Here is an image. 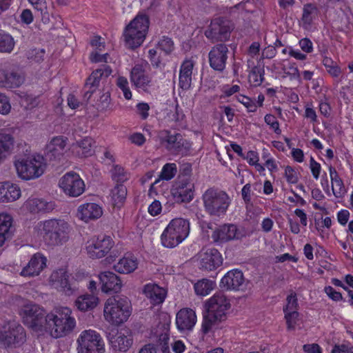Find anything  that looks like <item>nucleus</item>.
<instances>
[{
	"mask_svg": "<svg viewBox=\"0 0 353 353\" xmlns=\"http://www.w3.org/2000/svg\"><path fill=\"white\" fill-rule=\"evenodd\" d=\"M230 302L223 292L214 294L205 303L201 331L207 334L220 328V324L226 320Z\"/></svg>",
	"mask_w": 353,
	"mask_h": 353,
	"instance_id": "1",
	"label": "nucleus"
},
{
	"mask_svg": "<svg viewBox=\"0 0 353 353\" xmlns=\"http://www.w3.org/2000/svg\"><path fill=\"white\" fill-rule=\"evenodd\" d=\"M264 69L259 67H254L249 74L250 81L254 85H260L264 80Z\"/></svg>",
	"mask_w": 353,
	"mask_h": 353,
	"instance_id": "47",
	"label": "nucleus"
},
{
	"mask_svg": "<svg viewBox=\"0 0 353 353\" xmlns=\"http://www.w3.org/2000/svg\"><path fill=\"white\" fill-rule=\"evenodd\" d=\"M100 71L101 70H94L89 77H88L85 84V89L90 88L96 91L101 79Z\"/></svg>",
	"mask_w": 353,
	"mask_h": 353,
	"instance_id": "48",
	"label": "nucleus"
},
{
	"mask_svg": "<svg viewBox=\"0 0 353 353\" xmlns=\"http://www.w3.org/2000/svg\"><path fill=\"white\" fill-rule=\"evenodd\" d=\"M15 139L7 131L0 132V163L4 161L14 151Z\"/></svg>",
	"mask_w": 353,
	"mask_h": 353,
	"instance_id": "32",
	"label": "nucleus"
},
{
	"mask_svg": "<svg viewBox=\"0 0 353 353\" xmlns=\"http://www.w3.org/2000/svg\"><path fill=\"white\" fill-rule=\"evenodd\" d=\"M310 168L314 178L315 179H318L321 172V166L320 163L316 162L312 157H311L310 160Z\"/></svg>",
	"mask_w": 353,
	"mask_h": 353,
	"instance_id": "63",
	"label": "nucleus"
},
{
	"mask_svg": "<svg viewBox=\"0 0 353 353\" xmlns=\"http://www.w3.org/2000/svg\"><path fill=\"white\" fill-rule=\"evenodd\" d=\"M149 63L146 61H142L136 63L130 72V81L137 89L145 92H151L157 90L159 86L157 81L145 73Z\"/></svg>",
	"mask_w": 353,
	"mask_h": 353,
	"instance_id": "9",
	"label": "nucleus"
},
{
	"mask_svg": "<svg viewBox=\"0 0 353 353\" xmlns=\"http://www.w3.org/2000/svg\"><path fill=\"white\" fill-rule=\"evenodd\" d=\"M39 233L50 245H62L69 239L70 226L62 219H52L37 224Z\"/></svg>",
	"mask_w": 353,
	"mask_h": 353,
	"instance_id": "3",
	"label": "nucleus"
},
{
	"mask_svg": "<svg viewBox=\"0 0 353 353\" xmlns=\"http://www.w3.org/2000/svg\"><path fill=\"white\" fill-rule=\"evenodd\" d=\"M21 196L19 187L10 182L0 183V202H12Z\"/></svg>",
	"mask_w": 353,
	"mask_h": 353,
	"instance_id": "33",
	"label": "nucleus"
},
{
	"mask_svg": "<svg viewBox=\"0 0 353 353\" xmlns=\"http://www.w3.org/2000/svg\"><path fill=\"white\" fill-rule=\"evenodd\" d=\"M104 316L106 321L119 325L125 322L132 312L131 302L124 296L116 295L108 298L104 305Z\"/></svg>",
	"mask_w": 353,
	"mask_h": 353,
	"instance_id": "4",
	"label": "nucleus"
},
{
	"mask_svg": "<svg viewBox=\"0 0 353 353\" xmlns=\"http://www.w3.org/2000/svg\"><path fill=\"white\" fill-rule=\"evenodd\" d=\"M155 49H159L161 51L163 52L165 54L169 55L174 50V41L171 38L163 36L158 41L157 44L156 45Z\"/></svg>",
	"mask_w": 353,
	"mask_h": 353,
	"instance_id": "45",
	"label": "nucleus"
},
{
	"mask_svg": "<svg viewBox=\"0 0 353 353\" xmlns=\"http://www.w3.org/2000/svg\"><path fill=\"white\" fill-rule=\"evenodd\" d=\"M192 165L189 163H183L180 165L179 174L177 181H193L192 179Z\"/></svg>",
	"mask_w": 353,
	"mask_h": 353,
	"instance_id": "49",
	"label": "nucleus"
},
{
	"mask_svg": "<svg viewBox=\"0 0 353 353\" xmlns=\"http://www.w3.org/2000/svg\"><path fill=\"white\" fill-rule=\"evenodd\" d=\"M46 329L50 330L51 336L55 339L70 334L76 325L72 310L68 307H57L47 314Z\"/></svg>",
	"mask_w": 353,
	"mask_h": 353,
	"instance_id": "2",
	"label": "nucleus"
},
{
	"mask_svg": "<svg viewBox=\"0 0 353 353\" xmlns=\"http://www.w3.org/2000/svg\"><path fill=\"white\" fill-rule=\"evenodd\" d=\"M176 172L177 167L175 163H166L161 170L160 178L163 180L169 181L176 175Z\"/></svg>",
	"mask_w": 353,
	"mask_h": 353,
	"instance_id": "46",
	"label": "nucleus"
},
{
	"mask_svg": "<svg viewBox=\"0 0 353 353\" xmlns=\"http://www.w3.org/2000/svg\"><path fill=\"white\" fill-rule=\"evenodd\" d=\"M99 299L94 294H83L79 296L75 301V306L82 312L94 309L98 304Z\"/></svg>",
	"mask_w": 353,
	"mask_h": 353,
	"instance_id": "38",
	"label": "nucleus"
},
{
	"mask_svg": "<svg viewBox=\"0 0 353 353\" xmlns=\"http://www.w3.org/2000/svg\"><path fill=\"white\" fill-rule=\"evenodd\" d=\"M25 206L28 210L32 213L49 212L55 208V203L53 201H47L43 199H30L26 203Z\"/></svg>",
	"mask_w": 353,
	"mask_h": 353,
	"instance_id": "34",
	"label": "nucleus"
},
{
	"mask_svg": "<svg viewBox=\"0 0 353 353\" xmlns=\"http://www.w3.org/2000/svg\"><path fill=\"white\" fill-rule=\"evenodd\" d=\"M287 304L283 307V312L297 311L299 308L298 299L294 292L291 293L287 296Z\"/></svg>",
	"mask_w": 353,
	"mask_h": 353,
	"instance_id": "54",
	"label": "nucleus"
},
{
	"mask_svg": "<svg viewBox=\"0 0 353 353\" xmlns=\"http://www.w3.org/2000/svg\"><path fill=\"white\" fill-rule=\"evenodd\" d=\"M28 1L32 5L38 14L42 16L43 20L44 19H48L45 16L48 13L46 0H28Z\"/></svg>",
	"mask_w": 353,
	"mask_h": 353,
	"instance_id": "53",
	"label": "nucleus"
},
{
	"mask_svg": "<svg viewBox=\"0 0 353 353\" xmlns=\"http://www.w3.org/2000/svg\"><path fill=\"white\" fill-rule=\"evenodd\" d=\"M288 330H294L299 313L297 311L284 312Z\"/></svg>",
	"mask_w": 353,
	"mask_h": 353,
	"instance_id": "50",
	"label": "nucleus"
},
{
	"mask_svg": "<svg viewBox=\"0 0 353 353\" xmlns=\"http://www.w3.org/2000/svg\"><path fill=\"white\" fill-rule=\"evenodd\" d=\"M138 264V260L134 256L128 255L114 265V270L121 274H130L137 268Z\"/></svg>",
	"mask_w": 353,
	"mask_h": 353,
	"instance_id": "35",
	"label": "nucleus"
},
{
	"mask_svg": "<svg viewBox=\"0 0 353 353\" xmlns=\"http://www.w3.org/2000/svg\"><path fill=\"white\" fill-rule=\"evenodd\" d=\"M126 333L117 331L114 334L110 333L108 338L112 348L114 351L126 352L133 344V337L130 332Z\"/></svg>",
	"mask_w": 353,
	"mask_h": 353,
	"instance_id": "24",
	"label": "nucleus"
},
{
	"mask_svg": "<svg viewBox=\"0 0 353 353\" xmlns=\"http://www.w3.org/2000/svg\"><path fill=\"white\" fill-rule=\"evenodd\" d=\"M229 50L224 43L214 45L208 54L210 66L214 70L223 72L226 65Z\"/></svg>",
	"mask_w": 353,
	"mask_h": 353,
	"instance_id": "21",
	"label": "nucleus"
},
{
	"mask_svg": "<svg viewBox=\"0 0 353 353\" xmlns=\"http://www.w3.org/2000/svg\"><path fill=\"white\" fill-rule=\"evenodd\" d=\"M102 214V208L94 203H84L79 206L77 210V216L85 222L97 219Z\"/></svg>",
	"mask_w": 353,
	"mask_h": 353,
	"instance_id": "29",
	"label": "nucleus"
},
{
	"mask_svg": "<svg viewBox=\"0 0 353 353\" xmlns=\"http://www.w3.org/2000/svg\"><path fill=\"white\" fill-rule=\"evenodd\" d=\"M194 183L193 181H176L171 190L175 202L189 203L194 198Z\"/></svg>",
	"mask_w": 353,
	"mask_h": 353,
	"instance_id": "20",
	"label": "nucleus"
},
{
	"mask_svg": "<svg viewBox=\"0 0 353 353\" xmlns=\"http://www.w3.org/2000/svg\"><path fill=\"white\" fill-rule=\"evenodd\" d=\"M12 218L8 214H0V247L12 236Z\"/></svg>",
	"mask_w": 353,
	"mask_h": 353,
	"instance_id": "37",
	"label": "nucleus"
},
{
	"mask_svg": "<svg viewBox=\"0 0 353 353\" xmlns=\"http://www.w3.org/2000/svg\"><path fill=\"white\" fill-rule=\"evenodd\" d=\"M251 192L252 190L250 183L245 184L241 190L242 199H243L245 203L247 205V208L248 207V205H252Z\"/></svg>",
	"mask_w": 353,
	"mask_h": 353,
	"instance_id": "61",
	"label": "nucleus"
},
{
	"mask_svg": "<svg viewBox=\"0 0 353 353\" xmlns=\"http://www.w3.org/2000/svg\"><path fill=\"white\" fill-rule=\"evenodd\" d=\"M265 122L267 125H270L274 132L277 134L281 133V130L279 128V123L276 118L271 114H268L264 117Z\"/></svg>",
	"mask_w": 353,
	"mask_h": 353,
	"instance_id": "57",
	"label": "nucleus"
},
{
	"mask_svg": "<svg viewBox=\"0 0 353 353\" xmlns=\"http://www.w3.org/2000/svg\"><path fill=\"white\" fill-rule=\"evenodd\" d=\"M190 222L183 218L172 219L163 230L161 241L163 246L174 248L182 243L189 235Z\"/></svg>",
	"mask_w": 353,
	"mask_h": 353,
	"instance_id": "6",
	"label": "nucleus"
},
{
	"mask_svg": "<svg viewBox=\"0 0 353 353\" xmlns=\"http://www.w3.org/2000/svg\"><path fill=\"white\" fill-rule=\"evenodd\" d=\"M233 29V24L230 20L217 17L211 21L205 31V36L212 43L225 42L230 39Z\"/></svg>",
	"mask_w": 353,
	"mask_h": 353,
	"instance_id": "11",
	"label": "nucleus"
},
{
	"mask_svg": "<svg viewBox=\"0 0 353 353\" xmlns=\"http://www.w3.org/2000/svg\"><path fill=\"white\" fill-rule=\"evenodd\" d=\"M51 279L56 282L57 288L68 296L78 290L77 281L63 269L54 272L51 275Z\"/></svg>",
	"mask_w": 353,
	"mask_h": 353,
	"instance_id": "22",
	"label": "nucleus"
},
{
	"mask_svg": "<svg viewBox=\"0 0 353 353\" xmlns=\"http://www.w3.org/2000/svg\"><path fill=\"white\" fill-rule=\"evenodd\" d=\"M26 332L23 327L19 324L9 325L8 330L0 332V343L6 347H17L26 341Z\"/></svg>",
	"mask_w": 353,
	"mask_h": 353,
	"instance_id": "16",
	"label": "nucleus"
},
{
	"mask_svg": "<svg viewBox=\"0 0 353 353\" xmlns=\"http://www.w3.org/2000/svg\"><path fill=\"white\" fill-rule=\"evenodd\" d=\"M203 207L207 214L212 216H224L231 204L230 196L223 190L208 188L203 194Z\"/></svg>",
	"mask_w": 353,
	"mask_h": 353,
	"instance_id": "5",
	"label": "nucleus"
},
{
	"mask_svg": "<svg viewBox=\"0 0 353 353\" xmlns=\"http://www.w3.org/2000/svg\"><path fill=\"white\" fill-rule=\"evenodd\" d=\"M110 172L112 180L118 184H122L129 179L130 174L119 165H114Z\"/></svg>",
	"mask_w": 353,
	"mask_h": 353,
	"instance_id": "44",
	"label": "nucleus"
},
{
	"mask_svg": "<svg viewBox=\"0 0 353 353\" xmlns=\"http://www.w3.org/2000/svg\"><path fill=\"white\" fill-rule=\"evenodd\" d=\"M11 110V105L8 97L0 92V114H8Z\"/></svg>",
	"mask_w": 353,
	"mask_h": 353,
	"instance_id": "58",
	"label": "nucleus"
},
{
	"mask_svg": "<svg viewBox=\"0 0 353 353\" xmlns=\"http://www.w3.org/2000/svg\"><path fill=\"white\" fill-rule=\"evenodd\" d=\"M79 353H103L104 343L97 332L87 330L81 332L77 339Z\"/></svg>",
	"mask_w": 353,
	"mask_h": 353,
	"instance_id": "13",
	"label": "nucleus"
},
{
	"mask_svg": "<svg viewBox=\"0 0 353 353\" xmlns=\"http://www.w3.org/2000/svg\"><path fill=\"white\" fill-rule=\"evenodd\" d=\"M67 141L68 138L63 136L53 137L46 147L43 159L53 163L60 161L66 151Z\"/></svg>",
	"mask_w": 353,
	"mask_h": 353,
	"instance_id": "18",
	"label": "nucleus"
},
{
	"mask_svg": "<svg viewBox=\"0 0 353 353\" xmlns=\"http://www.w3.org/2000/svg\"><path fill=\"white\" fill-rule=\"evenodd\" d=\"M14 44V39L10 34L0 30V52L10 53Z\"/></svg>",
	"mask_w": 353,
	"mask_h": 353,
	"instance_id": "42",
	"label": "nucleus"
},
{
	"mask_svg": "<svg viewBox=\"0 0 353 353\" xmlns=\"http://www.w3.org/2000/svg\"><path fill=\"white\" fill-rule=\"evenodd\" d=\"M90 45L95 48L96 51H102L105 48V41L101 37L94 36L90 42Z\"/></svg>",
	"mask_w": 353,
	"mask_h": 353,
	"instance_id": "60",
	"label": "nucleus"
},
{
	"mask_svg": "<svg viewBox=\"0 0 353 353\" xmlns=\"http://www.w3.org/2000/svg\"><path fill=\"white\" fill-rule=\"evenodd\" d=\"M59 185L63 192L71 197H77L81 195L85 190L83 180L79 174L70 171L66 172L61 177Z\"/></svg>",
	"mask_w": 353,
	"mask_h": 353,
	"instance_id": "15",
	"label": "nucleus"
},
{
	"mask_svg": "<svg viewBox=\"0 0 353 353\" xmlns=\"http://www.w3.org/2000/svg\"><path fill=\"white\" fill-rule=\"evenodd\" d=\"M43 160V157L37 156L16 161L15 168L19 176L24 180H30L41 176L45 168Z\"/></svg>",
	"mask_w": 353,
	"mask_h": 353,
	"instance_id": "10",
	"label": "nucleus"
},
{
	"mask_svg": "<svg viewBox=\"0 0 353 353\" xmlns=\"http://www.w3.org/2000/svg\"><path fill=\"white\" fill-rule=\"evenodd\" d=\"M194 66L193 61L185 59L183 61L179 70V86L183 90H188L191 87L192 74Z\"/></svg>",
	"mask_w": 353,
	"mask_h": 353,
	"instance_id": "31",
	"label": "nucleus"
},
{
	"mask_svg": "<svg viewBox=\"0 0 353 353\" xmlns=\"http://www.w3.org/2000/svg\"><path fill=\"white\" fill-rule=\"evenodd\" d=\"M236 100L242 103L248 110L249 112H255L257 110V105L254 100L250 97L239 94L236 96Z\"/></svg>",
	"mask_w": 353,
	"mask_h": 353,
	"instance_id": "51",
	"label": "nucleus"
},
{
	"mask_svg": "<svg viewBox=\"0 0 353 353\" xmlns=\"http://www.w3.org/2000/svg\"><path fill=\"white\" fill-rule=\"evenodd\" d=\"M317 16L318 9L314 5L311 3L304 5L303 9V15L301 18L303 27L305 28H307L309 26H310L314 19H315Z\"/></svg>",
	"mask_w": 353,
	"mask_h": 353,
	"instance_id": "40",
	"label": "nucleus"
},
{
	"mask_svg": "<svg viewBox=\"0 0 353 353\" xmlns=\"http://www.w3.org/2000/svg\"><path fill=\"white\" fill-rule=\"evenodd\" d=\"M245 236L244 228L233 223H224L219 225L215 228L211 235L213 242L217 245H222L234 240H240Z\"/></svg>",
	"mask_w": 353,
	"mask_h": 353,
	"instance_id": "14",
	"label": "nucleus"
},
{
	"mask_svg": "<svg viewBox=\"0 0 353 353\" xmlns=\"http://www.w3.org/2000/svg\"><path fill=\"white\" fill-rule=\"evenodd\" d=\"M215 283L208 279L199 280L194 285L195 293L199 296H206L214 289Z\"/></svg>",
	"mask_w": 353,
	"mask_h": 353,
	"instance_id": "41",
	"label": "nucleus"
},
{
	"mask_svg": "<svg viewBox=\"0 0 353 353\" xmlns=\"http://www.w3.org/2000/svg\"><path fill=\"white\" fill-rule=\"evenodd\" d=\"M127 196V188L123 184H117L112 190V198L114 205L121 207Z\"/></svg>",
	"mask_w": 353,
	"mask_h": 353,
	"instance_id": "43",
	"label": "nucleus"
},
{
	"mask_svg": "<svg viewBox=\"0 0 353 353\" xmlns=\"http://www.w3.org/2000/svg\"><path fill=\"white\" fill-rule=\"evenodd\" d=\"M20 314L23 323L34 331L46 329L47 314L45 310L39 305L29 303L21 310Z\"/></svg>",
	"mask_w": 353,
	"mask_h": 353,
	"instance_id": "8",
	"label": "nucleus"
},
{
	"mask_svg": "<svg viewBox=\"0 0 353 353\" xmlns=\"http://www.w3.org/2000/svg\"><path fill=\"white\" fill-rule=\"evenodd\" d=\"M94 140L89 137L77 141L75 145L77 153L81 157H90L94 153Z\"/></svg>",
	"mask_w": 353,
	"mask_h": 353,
	"instance_id": "39",
	"label": "nucleus"
},
{
	"mask_svg": "<svg viewBox=\"0 0 353 353\" xmlns=\"http://www.w3.org/2000/svg\"><path fill=\"white\" fill-rule=\"evenodd\" d=\"M148 59L151 63V65L154 68H160L164 66V64L161 62L160 55H158L157 50L155 48L150 49L148 50Z\"/></svg>",
	"mask_w": 353,
	"mask_h": 353,
	"instance_id": "55",
	"label": "nucleus"
},
{
	"mask_svg": "<svg viewBox=\"0 0 353 353\" xmlns=\"http://www.w3.org/2000/svg\"><path fill=\"white\" fill-rule=\"evenodd\" d=\"M169 335L167 333L161 334L157 341V346L162 353H169Z\"/></svg>",
	"mask_w": 353,
	"mask_h": 353,
	"instance_id": "56",
	"label": "nucleus"
},
{
	"mask_svg": "<svg viewBox=\"0 0 353 353\" xmlns=\"http://www.w3.org/2000/svg\"><path fill=\"white\" fill-rule=\"evenodd\" d=\"M160 138L165 148L172 154L186 156L190 153L191 144L180 133L163 130L160 132Z\"/></svg>",
	"mask_w": 353,
	"mask_h": 353,
	"instance_id": "12",
	"label": "nucleus"
},
{
	"mask_svg": "<svg viewBox=\"0 0 353 353\" xmlns=\"http://www.w3.org/2000/svg\"><path fill=\"white\" fill-rule=\"evenodd\" d=\"M285 176L288 183H296L298 181V176L294 170L290 167L287 166L285 169Z\"/></svg>",
	"mask_w": 353,
	"mask_h": 353,
	"instance_id": "62",
	"label": "nucleus"
},
{
	"mask_svg": "<svg viewBox=\"0 0 353 353\" xmlns=\"http://www.w3.org/2000/svg\"><path fill=\"white\" fill-rule=\"evenodd\" d=\"M101 290L105 293L119 292L122 287L120 278L112 272L105 271L99 275Z\"/></svg>",
	"mask_w": 353,
	"mask_h": 353,
	"instance_id": "26",
	"label": "nucleus"
},
{
	"mask_svg": "<svg viewBox=\"0 0 353 353\" xmlns=\"http://www.w3.org/2000/svg\"><path fill=\"white\" fill-rule=\"evenodd\" d=\"M149 24V17L144 14H138L131 21L123 33L125 46L131 49L139 47L145 40Z\"/></svg>",
	"mask_w": 353,
	"mask_h": 353,
	"instance_id": "7",
	"label": "nucleus"
},
{
	"mask_svg": "<svg viewBox=\"0 0 353 353\" xmlns=\"http://www.w3.org/2000/svg\"><path fill=\"white\" fill-rule=\"evenodd\" d=\"M114 244L110 236H104L93 239L87 243L88 254L92 259H100L105 256L111 250Z\"/></svg>",
	"mask_w": 353,
	"mask_h": 353,
	"instance_id": "19",
	"label": "nucleus"
},
{
	"mask_svg": "<svg viewBox=\"0 0 353 353\" xmlns=\"http://www.w3.org/2000/svg\"><path fill=\"white\" fill-rule=\"evenodd\" d=\"M143 293L154 305L163 303L167 296V291L154 283L146 284L143 288Z\"/></svg>",
	"mask_w": 353,
	"mask_h": 353,
	"instance_id": "30",
	"label": "nucleus"
},
{
	"mask_svg": "<svg viewBox=\"0 0 353 353\" xmlns=\"http://www.w3.org/2000/svg\"><path fill=\"white\" fill-rule=\"evenodd\" d=\"M329 171L331 178L333 194L335 197L341 199L346 193V190L345 188L343 182L339 177L338 172L334 167L330 166Z\"/></svg>",
	"mask_w": 353,
	"mask_h": 353,
	"instance_id": "36",
	"label": "nucleus"
},
{
	"mask_svg": "<svg viewBox=\"0 0 353 353\" xmlns=\"http://www.w3.org/2000/svg\"><path fill=\"white\" fill-rule=\"evenodd\" d=\"M325 292L330 299L334 301L343 300V296L341 292L335 290L332 286H326L324 289Z\"/></svg>",
	"mask_w": 353,
	"mask_h": 353,
	"instance_id": "59",
	"label": "nucleus"
},
{
	"mask_svg": "<svg viewBox=\"0 0 353 353\" xmlns=\"http://www.w3.org/2000/svg\"><path fill=\"white\" fill-rule=\"evenodd\" d=\"M24 80V76L10 63L0 65V88H17L23 83Z\"/></svg>",
	"mask_w": 353,
	"mask_h": 353,
	"instance_id": "17",
	"label": "nucleus"
},
{
	"mask_svg": "<svg viewBox=\"0 0 353 353\" xmlns=\"http://www.w3.org/2000/svg\"><path fill=\"white\" fill-rule=\"evenodd\" d=\"M223 262L220 252L216 249H208L201 256L200 268L212 271L219 267Z\"/></svg>",
	"mask_w": 353,
	"mask_h": 353,
	"instance_id": "28",
	"label": "nucleus"
},
{
	"mask_svg": "<svg viewBox=\"0 0 353 353\" xmlns=\"http://www.w3.org/2000/svg\"><path fill=\"white\" fill-rule=\"evenodd\" d=\"M196 323V315L191 308H182L176 314V324L181 331L192 330Z\"/></svg>",
	"mask_w": 353,
	"mask_h": 353,
	"instance_id": "27",
	"label": "nucleus"
},
{
	"mask_svg": "<svg viewBox=\"0 0 353 353\" xmlns=\"http://www.w3.org/2000/svg\"><path fill=\"white\" fill-rule=\"evenodd\" d=\"M117 85L123 91L124 97L129 100L132 98V92L128 85V79L124 77H119L117 79Z\"/></svg>",
	"mask_w": 353,
	"mask_h": 353,
	"instance_id": "52",
	"label": "nucleus"
},
{
	"mask_svg": "<svg viewBox=\"0 0 353 353\" xmlns=\"http://www.w3.org/2000/svg\"><path fill=\"white\" fill-rule=\"evenodd\" d=\"M47 259L41 253L34 254L22 269L21 275L23 276H38L46 266Z\"/></svg>",
	"mask_w": 353,
	"mask_h": 353,
	"instance_id": "25",
	"label": "nucleus"
},
{
	"mask_svg": "<svg viewBox=\"0 0 353 353\" xmlns=\"http://www.w3.org/2000/svg\"><path fill=\"white\" fill-rule=\"evenodd\" d=\"M245 278L242 271L234 269L228 271L220 281V288L224 290L239 291L244 287Z\"/></svg>",
	"mask_w": 353,
	"mask_h": 353,
	"instance_id": "23",
	"label": "nucleus"
},
{
	"mask_svg": "<svg viewBox=\"0 0 353 353\" xmlns=\"http://www.w3.org/2000/svg\"><path fill=\"white\" fill-rule=\"evenodd\" d=\"M137 108L142 119H146L148 117L150 106L147 103H139L137 105Z\"/></svg>",
	"mask_w": 353,
	"mask_h": 353,
	"instance_id": "64",
	"label": "nucleus"
}]
</instances>
